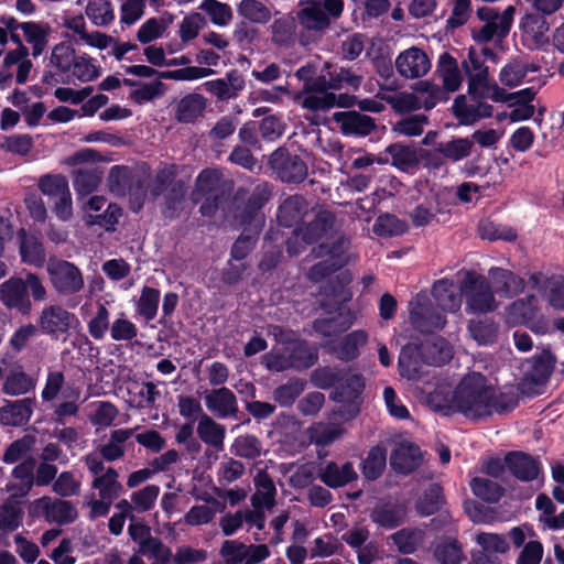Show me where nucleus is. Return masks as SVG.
I'll list each match as a JSON object with an SVG mask.
<instances>
[{"label": "nucleus", "mask_w": 564, "mask_h": 564, "mask_svg": "<svg viewBox=\"0 0 564 564\" xmlns=\"http://www.w3.org/2000/svg\"><path fill=\"white\" fill-rule=\"evenodd\" d=\"M37 383V377L29 375L22 369H12L4 378L2 384L3 393L17 397L32 391Z\"/></svg>", "instance_id": "nucleus-24"}, {"label": "nucleus", "mask_w": 564, "mask_h": 564, "mask_svg": "<svg viewBox=\"0 0 564 564\" xmlns=\"http://www.w3.org/2000/svg\"><path fill=\"white\" fill-rule=\"evenodd\" d=\"M489 279L491 290L500 299L511 297L523 289V280L505 269H491Z\"/></svg>", "instance_id": "nucleus-18"}, {"label": "nucleus", "mask_w": 564, "mask_h": 564, "mask_svg": "<svg viewBox=\"0 0 564 564\" xmlns=\"http://www.w3.org/2000/svg\"><path fill=\"white\" fill-rule=\"evenodd\" d=\"M205 107L206 99L202 95H187L177 104L176 118L181 122H192L203 115Z\"/></svg>", "instance_id": "nucleus-33"}, {"label": "nucleus", "mask_w": 564, "mask_h": 564, "mask_svg": "<svg viewBox=\"0 0 564 564\" xmlns=\"http://www.w3.org/2000/svg\"><path fill=\"white\" fill-rule=\"evenodd\" d=\"M395 68L402 77L415 79L425 76L430 72L431 61L424 51L412 46L397 56Z\"/></svg>", "instance_id": "nucleus-10"}, {"label": "nucleus", "mask_w": 564, "mask_h": 564, "mask_svg": "<svg viewBox=\"0 0 564 564\" xmlns=\"http://www.w3.org/2000/svg\"><path fill=\"white\" fill-rule=\"evenodd\" d=\"M243 76L237 72H229L226 77L204 83V88L219 100H228L238 96L245 89Z\"/></svg>", "instance_id": "nucleus-17"}, {"label": "nucleus", "mask_w": 564, "mask_h": 564, "mask_svg": "<svg viewBox=\"0 0 564 564\" xmlns=\"http://www.w3.org/2000/svg\"><path fill=\"white\" fill-rule=\"evenodd\" d=\"M12 476L17 482L9 484L7 490L12 492L13 497L28 495L34 485V460L31 458L17 465Z\"/></svg>", "instance_id": "nucleus-23"}, {"label": "nucleus", "mask_w": 564, "mask_h": 564, "mask_svg": "<svg viewBox=\"0 0 564 564\" xmlns=\"http://www.w3.org/2000/svg\"><path fill=\"white\" fill-rule=\"evenodd\" d=\"M333 215L328 212H322L305 229L295 231L294 240H299L301 238L306 243L318 240L327 236L328 231L333 227Z\"/></svg>", "instance_id": "nucleus-28"}, {"label": "nucleus", "mask_w": 564, "mask_h": 564, "mask_svg": "<svg viewBox=\"0 0 564 564\" xmlns=\"http://www.w3.org/2000/svg\"><path fill=\"white\" fill-rule=\"evenodd\" d=\"M137 326L130 322L123 313L119 314L110 326V336L116 341L131 340L137 336Z\"/></svg>", "instance_id": "nucleus-63"}, {"label": "nucleus", "mask_w": 564, "mask_h": 564, "mask_svg": "<svg viewBox=\"0 0 564 564\" xmlns=\"http://www.w3.org/2000/svg\"><path fill=\"white\" fill-rule=\"evenodd\" d=\"M538 67L523 61H512L508 63L500 72V82L509 87H516L524 82H531L533 77L529 75L536 73Z\"/></svg>", "instance_id": "nucleus-25"}, {"label": "nucleus", "mask_w": 564, "mask_h": 564, "mask_svg": "<svg viewBox=\"0 0 564 564\" xmlns=\"http://www.w3.org/2000/svg\"><path fill=\"white\" fill-rule=\"evenodd\" d=\"M387 455L381 447H373L364 460L362 471L368 479L378 478L386 467Z\"/></svg>", "instance_id": "nucleus-56"}, {"label": "nucleus", "mask_w": 564, "mask_h": 564, "mask_svg": "<svg viewBox=\"0 0 564 564\" xmlns=\"http://www.w3.org/2000/svg\"><path fill=\"white\" fill-rule=\"evenodd\" d=\"M99 67L90 56L83 54L73 63V75L83 83H88L99 76Z\"/></svg>", "instance_id": "nucleus-57"}, {"label": "nucleus", "mask_w": 564, "mask_h": 564, "mask_svg": "<svg viewBox=\"0 0 564 564\" xmlns=\"http://www.w3.org/2000/svg\"><path fill=\"white\" fill-rule=\"evenodd\" d=\"M0 301L8 308H17L23 314L32 307L26 284L21 278H10L0 284Z\"/></svg>", "instance_id": "nucleus-13"}, {"label": "nucleus", "mask_w": 564, "mask_h": 564, "mask_svg": "<svg viewBox=\"0 0 564 564\" xmlns=\"http://www.w3.org/2000/svg\"><path fill=\"white\" fill-rule=\"evenodd\" d=\"M314 67L306 65L297 69L296 76L304 82V91L295 95V100L300 101L303 108L311 110L328 109L336 104V97L326 90L332 87L325 78H318L312 82Z\"/></svg>", "instance_id": "nucleus-3"}, {"label": "nucleus", "mask_w": 564, "mask_h": 564, "mask_svg": "<svg viewBox=\"0 0 564 564\" xmlns=\"http://www.w3.org/2000/svg\"><path fill=\"white\" fill-rule=\"evenodd\" d=\"M184 196L185 191L184 186L181 183L173 184L169 194L165 197V203L163 207V214L167 218H174L178 216L180 212L184 206Z\"/></svg>", "instance_id": "nucleus-61"}, {"label": "nucleus", "mask_w": 564, "mask_h": 564, "mask_svg": "<svg viewBox=\"0 0 564 564\" xmlns=\"http://www.w3.org/2000/svg\"><path fill=\"white\" fill-rule=\"evenodd\" d=\"M20 253L24 263L34 267H42L45 262V252L42 243L34 236H29L24 231L21 232Z\"/></svg>", "instance_id": "nucleus-37"}, {"label": "nucleus", "mask_w": 564, "mask_h": 564, "mask_svg": "<svg viewBox=\"0 0 564 564\" xmlns=\"http://www.w3.org/2000/svg\"><path fill=\"white\" fill-rule=\"evenodd\" d=\"M553 368V358L550 355H542L533 361L531 369L525 375L524 381L542 386L549 380Z\"/></svg>", "instance_id": "nucleus-41"}, {"label": "nucleus", "mask_w": 564, "mask_h": 564, "mask_svg": "<svg viewBox=\"0 0 564 564\" xmlns=\"http://www.w3.org/2000/svg\"><path fill=\"white\" fill-rule=\"evenodd\" d=\"M435 557L441 564H459L463 555L456 541L445 540L437 544Z\"/></svg>", "instance_id": "nucleus-64"}, {"label": "nucleus", "mask_w": 564, "mask_h": 564, "mask_svg": "<svg viewBox=\"0 0 564 564\" xmlns=\"http://www.w3.org/2000/svg\"><path fill=\"white\" fill-rule=\"evenodd\" d=\"M386 151L391 155L392 164L402 171H408L417 163L415 152L400 143L389 145Z\"/></svg>", "instance_id": "nucleus-55"}, {"label": "nucleus", "mask_w": 564, "mask_h": 564, "mask_svg": "<svg viewBox=\"0 0 564 564\" xmlns=\"http://www.w3.org/2000/svg\"><path fill=\"white\" fill-rule=\"evenodd\" d=\"M291 350H294L293 346L273 349L263 356V364L272 371H283L290 367H297V362L290 355Z\"/></svg>", "instance_id": "nucleus-46"}, {"label": "nucleus", "mask_w": 564, "mask_h": 564, "mask_svg": "<svg viewBox=\"0 0 564 564\" xmlns=\"http://www.w3.org/2000/svg\"><path fill=\"white\" fill-rule=\"evenodd\" d=\"M433 296L437 305L447 312H457L462 305L460 295L448 280H440L433 285Z\"/></svg>", "instance_id": "nucleus-29"}, {"label": "nucleus", "mask_w": 564, "mask_h": 564, "mask_svg": "<svg viewBox=\"0 0 564 564\" xmlns=\"http://www.w3.org/2000/svg\"><path fill=\"white\" fill-rule=\"evenodd\" d=\"M470 337L478 345H490L496 340L498 327L489 318L470 319L467 325Z\"/></svg>", "instance_id": "nucleus-40"}, {"label": "nucleus", "mask_w": 564, "mask_h": 564, "mask_svg": "<svg viewBox=\"0 0 564 564\" xmlns=\"http://www.w3.org/2000/svg\"><path fill=\"white\" fill-rule=\"evenodd\" d=\"M166 91V86L161 80L144 83L130 93V98L138 105L153 101L162 97Z\"/></svg>", "instance_id": "nucleus-49"}, {"label": "nucleus", "mask_w": 564, "mask_h": 564, "mask_svg": "<svg viewBox=\"0 0 564 564\" xmlns=\"http://www.w3.org/2000/svg\"><path fill=\"white\" fill-rule=\"evenodd\" d=\"M463 292L468 313H488L495 311L499 305L490 284L482 276L465 273Z\"/></svg>", "instance_id": "nucleus-7"}, {"label": "nucleus", "mask_w": 564, "mask_h": 564, "mask_svg": "<svg viewBox=\"0 0 564 564\" xmlns=\"http://www.w3.org/2000/svg\"><path fill=\"white\" fill-rule=\"evenodd\" d=\"M85 13L95 26H107L115 20V10L109 0H90Z\"/></svg>", "instance_id": "nucleus-39"}, {"label": "nucleus", "mask_w": 564, "mask_h": 564, "mask_svg": "<svg viewBox=\"0 0 564 564\" xmlns=\"http://www.w3.org/2000/svg\"><path fill=\"white\" fill-rule=\"evenodd\" d=\"M197 433L199 437L207 444L213 446H221L224 441V429L215 423L208 416H203L198 423Z\"/></svg>", "instance_id": "nucleus-53"}, {"label": "nucleus", "mask_w": 564, "mask_h": 564, "mask_svg": "<svg viewBox=\"0 0 564 564\" xmlns=\"http://www.w3.org/2000/svg\"><path fill=\"white\" fill-rule=\"evenodd\" d=\"M73 315L59 306H50L43 310L40 316V326L45 333H63L69 327Z\"/></svg>", "instance_id": "nucleus-26"}, {"label": "nucleus", "mask_w": 564, "mask_h": 564, "mask_svg": "<svg viewBox=\"0 0 564 564\" xmlns=\"http://www.w3.org/2000/svg\"><path fill=\"white\" fill-rule=\"evenodd\" d=\"M267 545H245L238 541H226L221 547L225 564H254L269 556Z\"/></svg>", "instance_id": "nucleus-11"}, {"label": "nucleus", "mask_w": 564, "mask_h": 564, "mask_svg": "<svg viewBox=\"0 0 564 564\" xmlns=\"http://www.w3.org/2000/svg\"><path fill=\"white\" fill-rule=\"evenodd\" d=\"M199 8L209 15L212 22L216 25L225 26L232 19L230 7L217 0H204Z\"/></svg>", "instance_id": "nucleus-52"}, {"label": "nucleus", "mask_w": 564, "mask_h": 564, "mask_svg": "<svg viewBox=\"0 0 564 564\" xmlns=\"http://www.w3.org/2000/svg\"><path fill=\"white\" fill-rule=\"evenodd\" d=\"M206 405L215 414L226 416L236 411V398L227 388H220L207 394Z\"/></svg>", "instance_id": "nucleus-32"}, {"label": "nucleus", "mask_w": 564, "mask_h": 564, "mask_svg": "<svg viewBox=\"0 0 564 564\" xmlns=\"http://www.w3.org/2000/svg\"><path fill=\"white\" fill-rule=\"evenodd\" d=\"M485 54H490V51H477L470 47L467 58L462 63L468 78L469 95L478 94L480 86L486 85L487 78L489 77L488 67L485 65L484 59Z\"/></svg>", "instance_id": "nucleus-12"}, {"label": "nucleus", "mask_w": 564, "mask_h": 564, "mask_svg": "<svg viewBox=\"0 0 564 564\" xmlns=\"http://www.w3.org/2000/svg\"><path fill=\"white\" fill-rule=\"evenodd\" d=\"M160 302V291L153 288L144 286L137 302V312L145 321H152L158 313Z\"/></svg>", "instance_id": "nucleus-43"}, {"label": "nucleus", "mask_w": 564, "mask_h": 564, "mask_svg": "<svg viewBox=\"0 0 564 564\" xmlns=\"http://www.w3.org/2000/svg\"><path fill=\"white\" fill-rule=\"evenodd\" d=\"M33 408L34 401L32 399L8 402L0 408V423L3 425L21 426L30 421Z\"/></svg>", "instance_id": "nucleus-19"}, {"label": "nucleus", "mask_w": 564, "mask_h": 564, "mask_svg": "<svg viewBox=\"0 0 564 564\" xmlns=\"http://www.w3.org/2000/svg\"><path fill=\"white\" fill-rule=\"evenodd\" d=\"M29 512L33 517H44L48 522L66 524L73 522L77 518L76 508L65 500H53L50 497H42L34 500Z\"/></svg>", "instance_id": "nucleus-9"}, {"label": "nucleus", "mask_w": 564, "mask_h": 564, "mask_svg": "<svg viewBox=\"0 0 564 564\" xmlns=\"http://www.w3.org/2000/svg\"><path fill=\"white\" fill-rule=\"evenodd\" d=\"M307 204L302 196L288 197L279 208L278 219L281 225L290 227L305 215Z\"/></svg>", "instance_id": "nucleus-31"}, {"label": "nucleus", "mask_w": 564, "mask_h": 564, "mask_svg": "<svg viewBox=\"0 0 564 564\" xmlns=\"http://www.w3.org/2000/svg\"><path fill=\"white\" fill-rule=\"evenodd\" d=\"M319 478L328 487L337 488L356 479L357 474L350 463L343 465L329 463L321 471Z\"/></svg>", "instance_id": "nucleus-27"}, {"label": "nucleus", "mask_w": 564, "mask_h": 564, "mask_svg": "<svg viewBox=\"0 0 564 564\" xmlns=\"http://www.w3.org/2000/svg\"><path fill=\"white\" fill-rule=\"evenodd\" d=\"M406 230L408 224L390 214L379 216L373 225L375 234L383 237L402 235Z\"/></svg>", "instance_id": "nucleus-50"}, {"label": "nucleus", "mask_w": 564, "mask_h": 564, "mask_svg": "<svg viewBox=\"0 0 564 564\" xmlns=\"http://www.w3.org/2000/svg\"><path fill=\"white\" fill-rule=\"evenodd\" d=\"M18 29H21L26 42L32 45L33 56H39L43 53L48 35V26L35 22L18 23Z\"/></svg>", "instance_id": "nucleus-30"}, {"label": "nucleus", "mask_w": 564, "mask_h": 564, "mask_svg": "<svg viewBox=\"0 0 564 564\" xmlns=\"http://www.w3.org/2000/svg\"><path fill=\"white\" fill-rule=\"evenodd\" d=\"M109 315L106 304L99 303L96 313L88 321V332L94 339H102L110 329Z\"/></svg>", "instance_id": "nucleus-58"}, {"label": "nucleus", "mask_w": 564, "mask_h": 564, "mask_svg": "<svg viewBox=\"0 0 564 564\" xmlns=\"http://www.w3.org/2000/svg\"><path fill=\"white\" fill-rule=\"evenodd\" d=\"M334 120L340 124V129L347 134L366 135L375 128L370 117L356 111L335 112Z\"/></svg>", "instance_id": "nucleus-21"}, {"label": "nucleus", "mask_w": 564, "mask_h": 564, "mask_svg": "<svg viewBox=\"0 0 564 564\" xmlns=\"http://www.w3.org/2000/svg\"><path fill=\"white\" fill-rule=\"evenodd\" d=\"M470 488L475 496L488 502L499 500L502 495V489L496 481L482 476L473 478Z\"/></svg>", "instance_id": "nucleus-45"}, {"label": "nucleus", "mask_w": 564, "mask_h": 564, "mask_svg": "<svg viewBox=\"0 0 564 564\" xmlns=\"http://www.w3.org/2000/svg\"><path fill=\"white\" fill-rule=\"evenodd\" d=\"M46 272L53 289L61 295H73L84 289L82 271L69 261L50 259Z\"/></svg>", "instance_id": "nucleus-6"}, {"label": "nucleus", "mask_w": 564, "mask_h": 564, "mask_svg": "<svg viewBox=\"0 0 564 564\" xmlns=\"http://www.w3.org/2000/svg\"><path fill=\"white\" fill-rule=\"evenodd\" d=\"M509 468L519 479L531 480L538 477L539 466L536 462L528 455L521 453L509 454L506 458Z\"/></svg>", "instance_id": "nucleus-34"}, {"label": "nucleus", "mask_w": 564, "mask_h": 564, "mask_svg": "<svg viewBox=\"0 0 564 564\" xmlns=\"http://www.w3.org/2000/svg\"><path fill=\"white\" fill-rule=\"evenodd\" d=\"M436 72L442 79L444 94L454 93L459 89L463 83V75L457 61L452 55L443 53L440 56Z\"/></svg>", "instance_id": "nucleus-22"}, {"label": "nucleus", "mask_w": 564, "mask_h": 564, "mask_svg": "<svg viewBox=\"0 0 564 564\" xmlns=\"http://www.w3.org/2000/svg\"><path fill=\"white\" fill-rule=\"evenodd\" d=\"M167 29V23L163 19L151 18L143 22L137 32L139 42L147 44L161 39Z\"/></svg>", "instance_id": "nucleus-54"}, {"label": "nucleus", "mask_w": 564, "mask_h": 564, "mask_svg": "<svg viewBox=\"0 0 564 564\" xmlns=\"http://www.w3.org/2000/svg\"><path fill=\"white\" fill-rule=\"evenodd\" d=\"M419 355L426 365H442L453 356V349L442 338L427 340L419 348L408 345L402 348L399 357V369L402 377L417 381L423 377Z\"/></svg>", "instance_id": "nucleus-2"}, {"label": "nucleus", "mask_w": 564, "mask_h": 564, "mask_svg": "<svg viewBox=\"0 0 564 564\" xmlns=\"http://www.w3.org/2000/svg\"><path fill=\"white\" fill-rule=\"evenodd\" d=\"M452 111L455 118L463 126H470L484 118H490L494 112L491 105L479 100L477 104H469L465 95L455 98Z\"/></svg>", "instance_id": "nucleus-15"}, {"label": "nucleus", "mask_w": 564, "mask_h": 564, "mask_svg": "<svg viewBox=\"0 0 564 564\" xmlns=\"http://www.w3.org/2000/svg\"><path fill=\"white\" fill-rule=\"evenodd\" d=\"M238 11L246 19L257 23H264L270 19L269 9L257 0H242Z\"/></svg>", "instance_id": "nucleus-62"}, {"label": "nucleus", "mask_w": 564, "mask_h": 564, "mask_svg": "<svg viewBox=\"0 0 564 564\" xmlns=\"http://www.w3.org/2000/svg\"><path fill=\"white\" fill-rule=\"evenodd\" d=\"M476 543L488 554H505L509 551V542L498 533L481 532L475 536Z\"/></svg>", "instance_id": "nucleus-51"}, {"label": "nucleus", "mask_w": 564, "mask_h": 564, "mask_svg": "<svg viewBox=\"0 0 564 564\" xmlns=\"http://www.w3.org/2000/svg\"><path fill=\"white\" fill-rule=\"evenodd\" d=\"M474 147L473 140L468 138H454L446 142H441L436 147V151L443 158L458 162L469 156Z\"/></svg>", "instance_id": "nucleus-35"}, {"label": "nucleus", "mask_w": 564, "mask_h": 564, "mask_svg": "<svg viewBox=\"0 0 564 564\" xmlns=\"http://www.w3.org/2000/svg\"><path fill=\"white\" fill-rule=\"evenodd\" d=\"M93 487L98 490L99 498L115 500L122 491V485L118 481V473L108 468L102 475L97 476Z\"/></svg>", "instance_id": "nucleus-38"}, {"label": "nucleus", "mask_w": 564, "mask_h": 564, "mask_svg": "<svg viewBox=\"0 0 564 564\" xmlns=\"http://www.w3.org/2000/svg\"><path fill=\"white\" fill-rule=\"evenodd\" d=\"M90 406L93 411L89 415V420L94 425L99 427L110 426L118 414L117 409L109 402L99 401L93 403Z\"/></svg>", "instance_id": "nucleus-59"}, {"label": "nucleus", "mask_w": 564, "mask_h": 564, "mask_svg": "<svg viewBox=\"0 0 564 564\" xmlns=\"http://www.w3.org/2000/svg\"><path fill=\"white\" fill-rule=\"evenodd\" d=\"M507 322L512 325L524 324L536 334H546L549 321L540 313L534 296L513 302L507 310Z\"/></svg>", "instance_id": "nucleus-8"}, {"label": "nucleus", "mask_w": 564, "mask_h": 564, "mask_svg": "<svg viewBox=\"0 0 564 564\" xmlns=\"http://www.w3.org/2000/svg\"><path fill=\"white\" fill-rule=\"evenodd\" d=\"M514 14L513 6H508L501 13L490 8L478 9L477 15L485 24L478 30H473V39L479 43H487L506 37L510 32Z\"/></svg>", "instance_id": "nucleus-5"}, {"label": "nucleus", "mask_w": 564, "mask_h": 564, "mask_svg": "<svg viewBox=\"0 0 564 564\" xmlns=\"http://www.w3.org/2000/svg\"><path fill=\"white\" fill-rule=\"evenodd\" d=\"M368 335L364 330H356L345 336L337 347L336 354L340 359H352L358 354V348L367 343Z\"/></svg>", "instance_id": "nucleus-42"}, {"label": "nucleus", "mask_w": 564, "mask_h": 564, "mask_svg": "<svg viewBox=\"0 0 564 564\" xmlns=\"http://www.w3.org/2000/svg\"><path fill=\"white\" fill-rule=\"evenodd\" d=\"M39 188L51 200L59 198L69 191L66 177L62 175H44L39 180Z\"/></svg>", "instance_id": "nucleus-48"}, {"label": "nucleus", "mask_w": 564, "mask_h": 564, "mask_svg": "<svg viewBox=\"0 0 564 564\" xmlns=\"http://www.w3.org/2000/svg\"><path fill=\"white\" fill-rule=\"evenodd\" d=\"M427 402L436 411L458 412L477 420L512 410L518 399L512 389H496L482 375L473 372L459 381L451 395L438 388L429 394Z\"/></svg>", "instance_id": "nucleus-1"}, {"label": "nucleus", "mask_w": 564, "mask_h": 564, "mask_svg": "<svg viewBox=\"0 0 564 564\" xmlns=\"http://www.w3.org/2000/svg\"><path fill=\"white\" fill-rule=\"evenodd\" d=\"M535 94L536 93L533 88H525L516 93H507L503 88L499 87L497 83H491L488 77L486 85L480 86L479 93L470 96L474 99L488 98L495 102H506L509 105L511 100L517 98H527V100H533Z\"/></svg>", "instance_id": "nucleus-20"}, {"label": "nucleus", "mask_w": 564, "mask_h": 564, "mask_svg": "<svg viewBox=\"0 0 564 564\" xmlns=\"http://www.w3.org/2000/svg\"><path fill=\"white\" fill-rule=\"evenodd\" d=\"M521 40L529 48H539L549 43V24L543 17L527 13L520 20Z\"/></svg>", "instance_id": "nucleus-14"}, {"label": "nucleus", "mask_w": 564, "mask_h": 564, "mask_svg": "<svg viewBox=\"0 0 564 564\" xmlns=\"http://www.w3.org/2000/svg\"><path fill=\"white\" fill-rule=\"evenodd\" d=\"M132 435L131 430H116L111 433L109 442L101 446L100 455L109 462L120 458L124 454V442Z\"/></svg>", "instance_id": "nucleus-44"}, {"label": "nucleus", "mask_w": 564, "mask_h": 564, "mask_svg": "<svg viewBox=\"0 0 564 564\" xmlns=\"http://www.w3.org/2000/svg\"><path fill=\"white\" fill-rule=\"evenodd\" d=\"M344 10L343 0H307L297 12L300 24L314 31L326 29L333 20L340 17Z\"/></svg>", "instance_id": "nucleus-4"}, {"label": "nucleus", "mask_w": 564, "mask_h": 564, "mask_svg": "<svg viewBox=\"0 0 564 564\" xmlns=\"http://www.w3.org/2000/svg\"><path fill=\"white\" fill-rule=\"evenodd\" d=\"M160 495V487L156 485H148L144 488L134 491L131 495V502L138 512H144L154 506Z\"/></svg>", "instance_id": "nucleus-60"}, {"label": "nucleus", "mask_w": 564, "mask_h": 564, "mask_svg": "<svg viewBox=\"0 0 564 564\" xmlns=\"http://www.w3.org/2000/svg\"><path fill=\"white\" fill-rule=\"evenodd\" d=\"M427 302L429 300L425 294H419L410 303L412 324L417 328L426 330L443 327L445 318L438 313H433Z\"/></svg>", "instance_id": "nucleus-16"}, {"label": "nucleus", "mask_w": 564, "mask_h": 564, "mask_svg": "<svg viewBox=\"0 0 564 564\" xmlns=\"http://www.w3.org/2000/svg\"><path fill=\"white\" fill-rule=\"evenodd\" d=\"M420 463V451L412 444H401L391 455V465L395 470L409 473Z\"/></svg>", "instance_id": "nucleus-36"}, {"label": "nucleus", "mask_w": 564, "mask_h": 564, "mask_svg": "<svg viewBox=\"0 0 564 564\" xmlns=\"http://www.w3.org/2000/svg\"><path fill=\"white\" fill-rule=\"evenodd\" d=\"M310 438L318 445H328L344 434V429L335 423H316L310 427Z\"/></svg>", "instance_id": "nucleus-47"}]
</instances>
